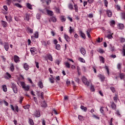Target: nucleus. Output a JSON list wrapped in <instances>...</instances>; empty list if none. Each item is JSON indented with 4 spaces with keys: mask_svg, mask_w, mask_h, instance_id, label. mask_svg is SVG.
<instances>
[{
    "mask_svg": "<svg viewBox=\"0 0 125 125\" xmlns=\"http://www.w3.org/2000/svg\"><path fill=\"white\" fill-rule=\"evenodd\" d=\"M41 12H42L43 14H45L46 12H47L48 15H50V16H53V12L50 10H47L46 9H44V10H40Z\"/></svg>",
    "mask_w": 125,
    "mask_h": 125,
    "instance_id": "f257e3e1",
    "label": "nucleus"
},
{
    "mask_svg": "<svg viewBox=\"0 0 125 125\" xmlns=\"http://www.w3.org/2000/svg\"><path fill=\"white\" fill-rule=\"evenodd\" d=\"M21 85L25 91H29V89H30V86L29 85H26L25 82H21Z\"/></svg>",
    "mask_w": 125,
    "mask_h": 125,
    "instance_id": "f03ea898",
    "label": "nucleus"
},
{
    "mask_svg": "<svg viewBox=\"0 0 125 125\" xmlns=\"http://www.w3.org/2000/svg\"><path fill=\"white\" fill-rule=\"evenodd\" d=\"M11 87L12 88L14 92L16 94L18 92V90H17V86L14 83H11Z\"/></svg>",
    "mask_w": 125,
    "mask_h": 125,
    "instance_id": "7ed1b4c3",
    "label": "nucleus"
},
{
    "mask_svg": "<svg viewBox=\"0 0 125 125\" xmlns=\"http://www.w3.org/2000/svg\"><path fill=\"white\" fill-rule=\"evenodd\" d=\"M82 82L84 84L88 86L89 84V82H87V79H86L85 77H83L82 78Z\"/></svg>",
    "mask_w": 125,
    "mask_h": 125,
    "instance_id": "20e7f679",
    "label": "nucleus"
},
{
    "mask_svg": "<svg viewBox=\"0 0 125 125\" xmlns=\"http://www.w3.org/2000/svg\"><path fill=\"white\" fill-rule=\"evenodd\" d=\"M14 61L15 63H18V62H20V58L17 55H15L14 56Z\"/></svg>",
    "mask_w": 125,
    "mask_h": 125,
    "instance_id": "39448f33",
    "label": "nucleus"
},
{
    "mask_svg": "<svg viewBox=\"0 0 125 125\" xmlns=\"http://www.w3.org/2000/svg\"><path fill=\"white\" fill-rule=\"evenodd\" d=\"M30 52L33 55H35V54H36V52H37V49L36 47L31 48Z\"/></svg>",
    "mask_w": 125,
    "mask_h": 125,
    "instance_id": "423d86ee",
    "label": "nucleus"
},
{
    "mask_svg": "<svg viewBox=\"0 0 125 125\" xmlns=\"http://www.w3.org/2000/svg\"><path fill=\"white\" fill-rule=\"evenodd\" d=\"M64 38L67 42H70L71 41L70 37H69V36L66 34H64Z\"/></svg>",
    "mask_w": 125,
    "mask_h": 125,
    "instance_id": "0eeeda50",
    "label": "nucleus"
},
{
    "mask_svg": "<svg viewBox=\"0 0 125 125\" xmlns=\"http://www.w3.org/2000/svg\"><path fill=\"white\" fill-rule=\"evenodd\" d=\"M56 21H57V20L56 19V18L54 17H52L49 19V22H53L54 23H55Z\"/></svg>",
    "mask_w": 125,
    "mask_h": 125,
    "instance_id": "6e6552de",
    "label": "nucleus"
},
{
    "mask_svg": "<svg viewBox=\"0 0 125 125\" xmlns=\"http://www.w3.org/2000/svg\"><path fill=\"white\" fill-rule=\"evenodd\" d=\"M80 52L82 53V54H83V56H84V55H85V53H86L85 49L83 47L80 48Z\"/></svg>",
    "mask_w": 125,
    "mask_h": 125,
    "instance_id": "1a4fd4ad",
    "label": "nucleus"
},
{
    "mask_svg": "<svg viewBox=\"0 0 125 125\" xmlns=\"http://www.w3.org/2000/svg\"><path fill=\"white\" fill-rule=\"evenodd\" d=\"M98 77L100 79L101 82H104V81H105V77H104V76L99 74Z\"/></svg>",
    "mask_w": 125,
    "mask_h": 125,
    "instance_id": "9d476101",
    "label": "nucleus"
},
{
    "mask_svg": "<svg viewBox=\"0 0 125 125\" xmlns=\"http://www.w3.org/2000/svg\"><path fill=\"white\" fill-rule=\"evenodd\" d=\"M38 85L39 87L40 88H43V83L42 81H39V82L38 83Z\"/></svg>",
    "mask_w": 125,
    "mask_h": 125,
    "instance_id": "9b49d317",
    "label": "nucleus"
},
{
    "mask_svg": "<svg viewBox=\"0 0 125 125\" xmlns=\"http://www.w3.org/2000/svg\"><path fill=\"white\" fill-rule=\"evenodd\" d=\"M111 107L113 110L117 109V105H116V104L114 102L111 103Z\"/></svg>",
    "mask_w": 125,
    "mask_h": 125,
    "instance_id": "f8f14e48",
    "label": "nucleus"
},
{
    "mask_svg": "<svg viewBox=\"0 0 125 125\" xmlns=\"http://www.w3.org/2000/svg\"><path fill=\"white\" fill-rule=\"evenodd\" d=\"M79 33H80L81 37H82V38H83V39H85V38H86L85 34H84L82 30H80L79 31Z\"/></svg>",
    "mask_w": 125,
    "mask_h": 125,
    "instance_id": "ddd939ff",
    "label": "nucleus"
},
{
    "mask_svg": "<svg viewBox=\"0 0 125 125\" xmlns=\"http://www.w3.org/2000/svg\"><path fill=\"white\" fill-rule=\"evenodd\" d=\"M30 19V15L28 14H26L24 16V20H26V21H29Z\"/></svg>",
    "mask_w": 125,
    "mask_h": 125,
    "instance_id": "4468645a",
    "label": "nucleus"
},
{
    "mask_svg": "<svg viewBox=\"0 0 125 125\" xmlns=\"http://www.w3.org/2000/svg\"><path fill=\"white\" fill-rule=\"evenodd\" d=\"M4 48L6 51H8V48H9V45L8 43L5 42L4 43Z\"/></svg>",
    "mask_w": 125,
    "mask_h": 125,
    "instance_id": "2eb2a0df",
    "label": "nucleus"
},
{
    "mask_svg": "<svg viewBox=\"0 0 125 125\" xmlns=\"http://www.w3.org/2000/svg\"><path fill=\"white\" fill-rule=\"evenodd\" d=\"M7 1L8 5H10L11 2H16L17 0H6Z\"/></svg>",
    "mask_w": 125,
    "mask_h": 125,
    "instance_id": "dca6fc26",
    "label": "nucleus"
},
{
    "mask_svg": "<svg viewBox=\"0 0 125 125\" xmlns=\"http://www.w3.org/2000/svg\"><path fill=\"white\" fill-rule=\"evenodd\" d=\"M106 14L109 17H112V12L110 10H106Z\"/></svg>",
    "mask_w": 125,
    "mask_h": 125,
    "instance_id": "f3484780",
    "label": "nucleus"
},
{
    "mask_svg": "<svg viewBox=\"0 0 125 125\" xmlns=\"http://www.w3.org/2000/svg\"><path fill=\"white\" fill-rule=\"evenodd\" d=\"M47 58L50 60V61H53V60L52 59V56H51L50 54L47 55Z\"/></svg>",
    "mask_w": 125,
    "mask_h": 125,
    "instance_id": "a211bd4d",
    "label": "nucleus"
},
{
    "mask_svg": "<svg viewBox=\"0 0 125 125\" xmlns=\"http://www.w3.org/2000/svg\"><path fill=\"white\" fill-rule=\"evenodd\" d=\"M34 115L35 117H41V112L39 111H36Z\"/></svg>",
    "mask_w": 125,
    "mask_h": 125,
    "instance_id": "6ab92c4d",
    "label": "nucleus"
},
{
    "mask_svg": "<svg viewBox=\"0 0 125 125\" xmlns=\"http://www.w3.org/2000/svg\"><path fill=\"white\" fill-rule=\"evenodd\" d=\"M118 29H121V30H123V29H124V28L125 27V26L123 23H120L118 24Z\"/></svg>",
    "mask_w": 125,
    "mask_h": 125,
    "instance_id": "aec40b11",
    "label": "nucleus"
},
{
    "mask_svg": "<svg viewBox=\"0 0 125 125\" xmlns=\"http://www.w3.org/2000/svg\"><path fill=\"white\" fill-rule=\"evenodd\" d=\"M47 106V104L45 102L43 101L41 103V107H43V108H45Z\"/></svg>",
    "mask_w": 125,
    "mask_h": 125,
    "instance_id": "412c9836",
    "label": "nucleus"
},
{
    "mask_svg": "<svg viewBox=\"0 0 125 125\" xmlns=\"http://www.w3.org/2000/svg\"><path fill=\"white\" fill-rule=\"evenodd\" d=\"M115 24H116V22L114 20H112L111 21H110V25L111 27H114Z\"/></svg>",
    "mask_w": 125,
    "mask_h": 125,
    "instance_id": "4be33fe9",
    "label": "nucleus"
},
{
    "mask_svg": "<svg viewBox=\"0 0 125 125\" xmlns=\"http://www.w3.org/2000/svg\"><path fill=\"white\" fill-rule=\"evenodd\" d=\"M6 75L7 76H5V79H11V75L8 72H6Z\"/></svg>",
    "mask_w": 125,
    "mask_h": 125,
    "instance_id": "5701e85b",
    "label": "nucleus"
},
{
    "mask_svg": "<svg viewBox=\"0 0 125 125\" xmlns=\"http://www.w3.org/2000/svg\"><path fill=\"white\" fill-rule=\"evenodd\" d=\"M2 88L4 92H6V91H7V87L5 85H2Z\"/></svg>",
    "mask_w": 125,
    "mask_h": 125,
    "instance_id": "b1692460",
    "label": "nucleus"
},
{
    "mask_svg": "<svg viewBox=\"0 0 125 125\" xmlns=\"http://www.w3.org/2000/svg\"><path fill=\"white\" fill-rule=\"evenodd\" d=\"M80 108L82 110H83L84 112H86V111H87V108L84 107L83 105H81Z\"/></svg>",
    "mask_w": 125,
    "mask_h": 125,
    "instance_id": "393cba45",
    "label": "nucleus"
},
{
    "mask_svg": "<svg viewBox=\"0 0 125 125\" xmlns=\"http://www.w3.org/2000/svg\"><path fill=\"white\" fill-rule=\"evenodd\" d=\"M10 69L11 72H13L14 71L15 68H14V65L13 64V63L11 64Z\"/></svg>",
    "mask_w": 125,
    "mask_h": 125,
    "instance_id": "a878e982",
    "label": "nucleus"
},
{
    "mask_svg": "<svg viewBox=\"0 0 125 125\" xmlns=\"http://www.w3.org/2000/svg\"><path fill=\"white\" fill-rule=\"evenodd\" d=\"M74 7L75 12H79V7H78V5H77V4H74Z\"/></svg>",
    "mask_w": 125,
    "mask_h": 125,
    "instance_id": "bb28decb",
    "label": "nucleus"
},
{
    "mask_svg": "<svg viewBox=\"0 0 125 125\" xmlns=\"http://www.w3.org/2000/svg\"><path fill=\"white\" fill-rule=\"evenodd\" d=\"M23 67H24L25 70H26V71H28V70H29V65H28V64L25 63L24 64Z\"/></svg>",
    "mask_w": 125,
    "mask_h": 125,
    "instance_id": "cd10ccee",
    "label": "nucleus"
},
{
    "mask_svg": "<svg viewBox=\"0 0 125 125\" xmlns=\"http://www.w3.org/2000/svg\"><path fill=\"white\" fill-rule=\"evenodd\" d=\"M100 61L102 62V63H105V59L103 58L102 56H100Z\"/></svg>",
    "mask_w": 125,
    "mask_h": 125,
    "instance_id": "c85d7f7f",
    "label": "nucleus"
},
{
    "mask_svg": "<svg viewBox=\"0 0 125 125\" xmlns=\"http://www.w3.org/2000/svg\"><path fill=\"white\" fill-rule=\"evenodd\" d=\"M27 31H28L29 33H30V34H33L34 33V31L32 28H30L29 27L27 28Z\"/></svg>",
    "mask_w": 125,
    "mask_h": 125,
    "instance_id": "c756f323",
    "label": "nucleus"
},
{
    "mask_svg": "<svg viewBox=\"0 0 125 125\" xmlns=\"http://www.w3.org/2000/svg\"><path fill=\"white\" fill-rule=\"evenodd\" d=\"M29 123L30 125H34V121H33V119L29 118Z\"/></svg>",
    "mask_w": 125,
    "mask_h": 125,
    "instance_id": "7c9ffc66",
    "label": "nucleus"
},
{
    "mask_svg": "<svg viewBox=\"0 0 125 125\" xmlns=\"http://www.w3.org/2000/svg\"><path fill=\"white\" fill-rule=\"evenodd\" d=\"M118 97L117 95H115V96L113 97V100L114 102L117 103V101H118Z\"/></svg>",
    "mask_w": 125,
    "mask_h": 125,
    "instance_id": "2f4dec72",
    "label": "nucleus"
},
{
    "mask_svg": "<svg viewBox=\"0 0 125 125\" xmlns=\"http://www.w3.org/2000/svg\"><path fill=\"white\" fill-rule=\"evenodd\" d=\"M61 20L62 22H65V21H66V18H65V17H64V16H61Z\"/></svg>",
    "mask_w": 125,
    "mask_h": 125,
    "instance_id": "473e14b6",
    "label": "nucleus"
},
{
    "mask_svg": "<svg viewBox=\"0 0 125 125\" xmlns=\"http://www.w3.org/2000/svg\"><path fill=\"white\" fill-rule=\"evenodd\" d=\"M26 6L29 9H33V8H32V5H31V4L29 3L26 4Z\"/></svg>",
    "mask_w": 125,
    "mask_h": 125,
    "instance_id": "72a5a7b5",
    "label": "nucleus"
},
{
    "mask_svg": "<svg viewBox=\"0 0 125 125\" xmlns=\"http://www.w3.org/2000/svg\"><path fill=\"white\" fill-rule=\"evenodd\" d=\"M90 33V29H88V30H87L86 31L87 35L88 36V38H90L91 37Z\"/></svg>",
    "mask_w": 125,
    "mask_h": 125,
    "instance_id": "f704fd0d",
    "label": "nucleus"
},
{
    "mask_svg": "<svg viewBox=\"0 0 125 125\" xmlns=\"http://www.w3.org/2000/svg\"><path fill=\"white\" fill-rule=\"evenodd\" d=\"M2 25L4 27H7V22H6V21H2Z\"/></svg>",
    "mask_w": 125,
    "mask_h": 125,
    "instance_id": "c9c22d12",
    "label": "nucleus"
},
{
    "mask_svg": "<svg viewBox=\"0 0 125 125\" xmlns=\"http://www.w3.org/2000/svg\"><path fill=\"white\" fill-rule=\"evenodd\" d=\"M112 34H108L106 38L108 39L109 40H111L113 39V36H112Z\"/></svg>",
    "mask_w": 125,
    "mask_h": 125,
    "instance_id": "e433bc0d",
    "label": "nucleus"
},
{
    "mask_svg": "<svg viewBox=\"0 0 125 125\" xmlns=\"http://www.w3.org/2000/svg\"><path fill=\"white\" fill-rule=\"evenodd\" d=\"M24 109H29L30 107H31V106L29 104H27L26 105H24L23 106Z\"/></svg>",
    "mask_w": 125,
    "mask_h": 125,
    "instance_id": "4c0bfd02",
    "label": "nucleus"
},
{
    "mask_svg": "<svg viewBox=\"0 0 125 125\" xmlns=\"http://www.w3.org/2000/svg\"><path fill=\"white\" fill-rule=\"evenodd\" d=\"M56 49H57V50H60V49H61L60 44H57L56 46Z\"/></svg>",
    "mask_w": 125,
    "mask_h": 125,
    "instance_id": "58836bf2",
    "label": "nucleus"
},
{
    "mask_svg": "<svg viewBox=\"0 0 125 125\" xmlns=\"http://www.w3.org/2000/svg\"><path fill=\"white\" fill-rule=\"evenodd\" d=\"M79 61H80V62H82L83 63L85 62V61L83 58H79Z\"/></svg>",
    "mask_w": 125,
    "mask_h": 125,
    "instance_id": "ea45409f",
    "label": "nucleus"
},
{
    "mask_svg": "<svg viewBox=\"0 0 125 125\" xmlns=\"http://www.w3.org/2000/svg\"><path fill=\"white\" fill-rule=\"evenodd\" d=\"M64 65H65V67H66V68H69L70 67V63H69V62H65Z\"/></svg>",
    "mask_w": 125,
    "mask_h": 125,
    "instance_id": "a19ab883",
    "label": "nucleus"
},
{
    "mask_svg": "<svg viewBox=\"0 0 125 125\" xmlns=\"http://www.w3.org/2000/svg\"><path fill=\"white\" fill-rule=\"evenodd\" d=\"M41 42L42 45H44V46H47V44L45 41H42Z\"/></svg>",
    "mask_w": 125,
    "mask_h": 125,
    "instance_id": "79ce46f5",
    "label": "nucleus"
},
{
    "mask_svg": "<svg viewBox=\"0 0 125 125\" xmlns=\"http://www.w3.org/2000/svg\"><path fill=\"white\" fill-rule=\"evenodd\" d=\"M120 78L121 79V80H122V79H124L125 77V74L121 73L120 75Z\"/></svg>",
    "mask_w": 125,
    "mask_h": 125,
    "instance_id": "37998d69",
    "label": "nucleus"
},
{
    "mask_svg": "<svg viewBox=\"0 0 125 125\" xmlns=\"http://www.w3.org/2000/svg\"><path fill=\"white\" fill-rule=\"evenodd\" d=\"M110 89H111V91H112V92H113V93L116 92V89H115V87L111 86V87H110Z\"/></svg>",
    "mask_w": 125,
    "mask_h": 125,
    "instance_id": "c03bdc74",
    "label": "nucleus"
},
{
    "mask_svg": "<svg viewBox=\"0 0 125 125\" xmlns=\"http://www.w3.org/2000/svg\"><path fill=\"white\" fill-rule=\"evenodd\" d=\"M104 3L106 7H108V1L107 0H104Z\"/></svg>",
    "mask_w": 125,
    "mask_h": 125,
    "instance_id": "a18cd8bd",
    "label": "nucleus"
},
{
    "mask_svg": "<svg viewBox=\"0 0 125 125\" xmlns=\"http://www.w3.org/2000/svg\"><path fill=\"white\" fill-rule=\"evenodd\" d=\"M78 118L79 120H80V121H83V117L82 115H79L78 116Z\"/></svg>",
    "mask_w": 125,
    "mask_h": 125,
    "instance_id": "49530a36",
    "label": "nucleus"
},
{
    "mask_svg": "<svg viewBox=\"0 0 125 125\" xmlns=\"http://www.w3.org/2000/svg\"><path fill=\"white\" fill-rule=\"evenodd\" d=\"M68 7L69 8V9H70L71 10H73V9H74V7L73 6V5L70 4L69 5H68Z\"/></svg>",
    "mask_w": 125,
    "mask_h": 125,
    "instance_id": "de8ad7c7",
    "label": "nucleus"
},
{
    "mask_svg": "<svg viewBox=\"0 0 125 125\" xmlns=\"http://www.w3.org/2000/svg\"><path fill=\"white\" fill-rule=\"evenodd\" d=\"M98 52H99V53H104V50L102 49H98Z\"/></svg>",
    "mask_w": 125,
    "mask_h": 125,
    "instance_id": "09e8293b",
    "label": "nucleus"
},
{
    "mask_svg": "<svg viewBox=\"0 0 125 125\" xmlns=\"http://www.w3.org/2000/svg\"><path fill=\"white\" fill-rule=\"evenodd\" d=\"M15 5L16 6H17V7H19L20 8H21L22 6L21 5H20V4L19 3H15Z\"/></svg>",
    "mask_w": 125,
    "mask_h": 125,
    "instance_id": "8fccbe9b",
    "label": "nucleus"
},
{
    "mask_svg": "<svg viewBox=\"0 0 125 125\" xmlns=\"http://www.w3.org/2000/svg\"><path fill=\"white\" fill-rule=\"evenodd\" d=\"M69 33L70 34H72L73 32H74V29L72 28L71 26H70Z\"/></svg>",
    "mask_w": 125,
    "mask_h": 125,
    "instance_id": "3c124183",
    "label": "nucleus"
},
{
    "mask_svg": "<svg viewBox=\"0 0 125 125\" xmlns=\"http://www.w3.org/2000/svg\"><path fill=\"white\" fill-rule=\"evenodd\" d=\"M121 42H125V39L124 38H120Z\"/></svg>",
    "mask_w": 125,
    "mask_h": 125,
    "instance_id": "603ef678",
    "label": "nucleus"
},
{
    "mask_svg": "<svg viewBox=\"0 0 125 125\" xmlns=\"http://www.w3.org/2000/svg\"><path fill=\"white\" fill-rule=\"evenodd\" d=\"M93 118H95V119H96L97 120H99L100 119V117H99L98 116H96L95 115H93Z\"/></svg>",
    "mask_w": 125,
    "mask_h": 125,
    "instance_id": "864d4df0",
    "label": "nucleus"
},
{
    "mask_svg": "<svg viewBox=\"0 0 125 125\" xmlns=\"http://www.w3.org/2000/svg\"><path fill=\"white\" fill-rule=\"evenodd\" d=\"M34 36H35V38H36V39H38V38H39V33H38V32H36L34 34Z\"/></svg>",
    "mask_w": 125,
    "mask_h": 125,
    "instance_id": "5fc2aeb1",
    "label": "nucleus"
},
{
    "mask_svg": "<svg viewBox=\"0 0 125 125\" xmlns=\"http://www.w3.org/2000/svg\"><path fill=\"white\" fill-rule=\"evenodd\" d=\"M121 66H122V64L121 63H118L117 64V68L118 69H119V70H120L121 68Z\"/></svg>",
    "mask_w": 125,
    "mask_h": 125,
    "instance_id": "6e6d98bb",
    "label": "nucleus"
},
{
    "mask_svg": "<svg viewBox=\"0 0 125 125\" xmlns=\"http://www.w3.org/2000/svg\"><path fill=\"white\" fill-rule=\"evenodd\" d=\"M35 64H36V68H37L38 69H39L40 68V66H39V62H35Z\"/></svg>",
    "mask_w": 125,
    "mask_h": 125,
    "instance_id": "4d7b16f0",
    "label": "nucleus"
},
{
    "mask_svg": "<svg viewBox=\"0 0 125 125\" xmlns=\"http://www.w3.org/2000/svg\"><path fill=\"white\" fill-rule=\"evenodd\" d=\"M116 8H117V10H121V7L119 5H117Z\"/></svg>",
    "mask_w": 125,
    "mask_h": 125,
    "instance_id": "13d9d810",
    "label": "nucleus"
},
{
    "mask_svg": "<svg viewBox=\"0 0 125 125\" xmlns=\"http://www.w3.org/2000/svg\"><path fill=\"white\" fill-rule=\"evenodd\" d=\"M104 107H102L100 110L101 113H104V109H103Z\"/></svg>",
    "mask_w": 125,
    "mask_h": 125,
    "instance_id": "bf43d9fd",
    "label": "nucleus"
},
{
    "mask_svg": "<svg viewBox=\"0 0 125 125\" xmlns=\"http://www.w3.org/2000/svg\"><path fill=\"white\" fill-rule=\"evenodd\" d=\"M90 90L91 91H94L95 89H94V87L92 85L91 86Z\"/></svg>",
    "mask_w": 125,
    "mask_h": 125,
    "instance_id": "052dcab7",
    "label": "nucleus"
},
{
    "mask_svg": "<svg viewBox=\"0 0 125 125\" xmlns=\"http://www.w3.org/2000/svg\"><path fill=\"white\" fill-rule=\"evenodd\" d=\"M46 2L47 5H48V4H49L50 2H51V0H47V1H46Z\"/></svg>",
    "mask_w": 125,
    "mask_h": 125,
    "instance_id": "680f3d73",
    "label": "nucleus"
},
{
    "mask_svg": "<svg viewBox=\"0 0 125 125\" xmlns=\"http://www.w3.org/2000/svg\"><path fill=\"white\" fill-rule=\"evenodd\" d=\"M88 17H89V18H93V14H89V15L88 16Z\"/></svg>",
    "mask_w": 125,
    "mask_h": 125,
    "instance_id": "e2e57ef3",
    "label": "nucleus"
},
{
    "mask_svg": "<svg viewBox=\"0 0 125 125\" xmlns=\"http://www.w3.org/2000/svg\"><path fill=\"white\" fill-rule=\"evenodd\" d=\"M41 16L38 14L37 15V18L39 20V19H41Z\"/></svg>",
    "mask_w": 125,
    "mask_h": 125,
    "instance_id": "0e129e2a",
    "label": "nucleus"
},
{
    "mask_svg": "<svg viewBox=\"0 0 125 125\" xmlns=\"http://www.w3.org/2000/svg\"><path fill=\"white\" fill-rule=\"evenodd\" d=\"M110 125H113V118H112L109 122Z\"/></svg>",
    "mask_w": 125,
    "mask_h": 125,
    "instance_id": "69168bd1",
    "label": "nucleus"
},
{
    "mask_svg": "<svg viewBox=\"0 0 125 125\" xmlns=\"http://www.w3.org/2000/svg\"><path fill=\"white\" fill-rule=\"evenodd\" d=\"M105 69L107 72L108 75H109V67H108V66H105Z\"/></svg>",
    "mask_w": 125,
    "mask_h": 125,
    "instance_id": "338daca9",
    "label": "nucleus"
},
{
    "mask_svg": "<svg viewBox=\"0 0 125 125\" xmlns=\"http://www.w3.org/2000/svg\"><path fill=\"white\" fill-rule=\"evenodd\" d=\"M42 125H45V121L44 120V119L42 120Z\"/></svg>",
    "mask_w": 125,
    "mask_h": 125,
    "instance_id": "774afa93",
    "label": "nucleus"
}]
</instances>
